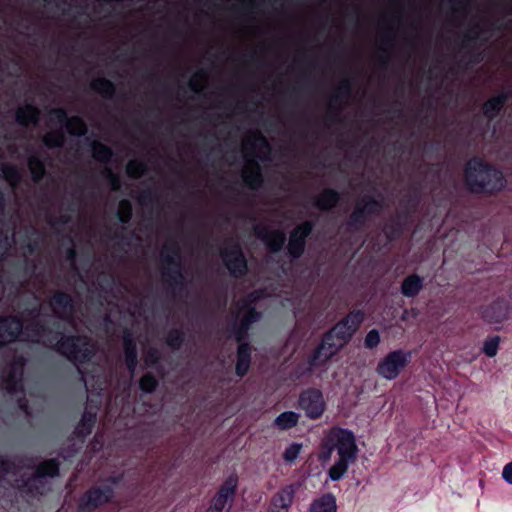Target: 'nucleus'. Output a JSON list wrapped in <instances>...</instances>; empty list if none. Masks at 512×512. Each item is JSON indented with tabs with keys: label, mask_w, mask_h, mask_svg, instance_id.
<instances>
[{
	"label": "nucleus",
	"mask_w": 512,
	"mask_h": 512,
	"mask_svg": "<svg viewBox=\"0 0 512 512\" xmlns=\"http://www.w3.org/2000/svg\"><path fill=\"white\" fill-rule=\"evenodd\" d=\"M23 365V360L19 359L8 370L3 371L1 376L2 386L8 392H16L22 388Z\"/></svg>",
	"instance_id": "obj_13"
},
{
	"label": "nucleus",
	"mask_w": 512,
	"mask_h": 512,
	"mask_svg": "<svg viewBox=\"0 0 512 512\" xmlns=\"http://www.w3.org/2000/svg\"><path fill=\"white\" fill-rule=\"evenodd\" d=\"M242 153L245 160L242 177L246 185L256 188L261 183V174L256 160L265 159L270 147L265 138L257 131L249 133L243 141Z\"/></svg>",
	"instance_id": "obj_2"
},
{
	"label": "nucleus",
	"mask_w": 512,
	"mask_h": 512,
	"mask_svg": "<svg viewBox=\"0 0 512 512\" xmlns=\"http://www.w3.org/2000/svg\"><path fill=\"white\" fill-rule=\"evenodd\" d=\"M143 171H144V165L140 161L132 160L127 165V173L131 177L137 178L143 174Z\"/></svg>",
	"instance_id": "obj_38"
},
{
	"label": "nucleus",
	"mask_w": 512,
	"mask_h": 512,
	"mask_svg": "<svg viewBox=\"0 0 512 512\" xmlns=\"http://www.w3.org/2000/svg\"><path fill=\"white\" fill-rule=\"evenodd\" d=\"M156 384V379L150 374L144 375L140 380V388L147 393L152 392Z\"/></svg>",
	"instance_id": "obj_39"
},
{
	"label": "nucleus",
	"mask_w": 512,
	"mask_h": 512,
	"mask_svg": "<svg viewBox=\"0 0 512 512\" xmlns=\"http://www.w3.org/2000/svg\"><path fill=\"white\" fill-rule=\"evenodd\" d=\"M50 121L55 122L59 128H66L72 135H83L86 131L84 122L78 117L67 118L62 109H55L50 112Z\"/></svg>",
	"instance_id": "obj_11"
},
{
	"label": "nucleus",
	"mask_w": 512,
	"mask_h": 512,
	"mask_svg": "<svg viewBox=\"0 0 512 512\" xmlns=\"http://www.w3.org/2000/svg\"><path fill=\"white\" fill-rule=\"evenodd\" d=\"M92 88L104 96H110L114 92L112 83L103 78L95 79L92 82Z\"/></svg>",
	"instance_id": "obj_31"
},
{
	"label": "nucleus",
	"mask_w": 512,
	"mask_h": 512,
	"mask_svg": "<svg viewBox=\"0 0 512 512\" xmlns=\"http://www.w3.org/2000/svg\"><path fill=\"white\" fill-rule=\"evenodd\" d=\"M310 231L311 226L308 223H304L292 232L288 243V251L291 256L299 257L302 254L305 245V238Z\"/></svg>",
	"instance_id": "obj_15"
},
{
	"label": "nucleus",
	"mask_w": 512,
	"mask_h": 512,
	"mask_svg": "<svg viewBox=\"0 0 512 512\" xmlns=\"http://www.w3.org/2000/svg\"><path fill=\"white\" fill-rule=\"evenodd\" d=\"M64 136L62 132H51L45 135L44 143L49 147H57L62 145Z\"/></svg>",
	"instance_id": "obj_35"
},
{
	"label": "nucleus",
	"mask_w": 512,
	"mask_h": 512,
	"mask_svg": "<svg viewBox=\"0 0 512 512\" xmlns=\"http://www.w3.org/2000/svg\"><path fill=\"white\" fill-rule=\"evenodd\" d=\"M22 330L21 322L16 318L0 320V345L15 340Z\"/></svg>",
	"instance_id": "obj_16"
},
{
	"label": "nucleus",
	"mask_w": 512,
	"mask_h": 512,
	"mask_svg": "<svg viewBox=\"0 0 512 512\" xmlns=\"http://www.w3.org/2000/svg\"><path fill=\"white\" fill-rule=\"evenodd\" d=\"M223 260L228 270L234 275H241L246 271V261L237 245L223 251Z\"/></svg>",
	"instance_id": "obj_14"
},
{
	"label": "nucleus",
	"mask_w": 512,
	"mask_h": 512,
	"mask_svg": "<svg viewBox=\"0 0 512 512\" xmlns=\"http://www.w3.org/2000/svg\"><path fill=\"white\" fill-rule=\"evenodd\" d=\"M301 449H302L301 444L292 443L285 449V451L283 453V459L287 463H293L298 458V456L301 452Z\"/></svg>",
	"instance_id": "obj_34"
},
{
	"label": "nucleus",
	"mask_w": 512,
	"mask_h": 512,
	"mask_svg": "<svg viewBox=\"0 0 512 512\" xmlns=\"http://www.w3.org/2000/svg\"><path fill=\"white\" fill-rule=\"evenodd\" d=\"M51 306L56 316L60 318H66L72 313L71 299L66 294H56L51 300Z\"/></svg>",
	"instance_id": "obj_18"
},
{
	"label": "nucleus",
	"mask_w": 512,
	"mask_h": 512,
	"mask_svg": "<svg viewBox=\"0 0 512 512\" xmlns=\"http://www.w3.org/2000/svg\"><path fill=\"white\" fill-rule=\"evenodd\" d=\"M8 471V463L0 456V473Z\"/></svg>",
	"instance_id": "obj_44"
},
{
	"label": "nucleus",
	"mask_w": 512,
	"mask_h": 512,
	"mask_svg": "<svg viewBox=\"0 0 512 512\" xmlns=\"http://www.w3.org/2000/svg\"><path fill=\"white\" fill-rule=\"evenodd\" d=\"M499 343H500V337L499 336H493L487 338L482 347L483 353L488 357H494L497 355L498 349H499Z\"/></svg>",
	"instance_id": "obj_30"
},
{
	"label": "nucleus",
	"mask_w": 512,
	"mask_h": 512,
	"mask_svg": "<svg viewBox=\"0 0 512 512\" xmlns=\"http://www.w3.org/2000/svg\"><path fill=\"white\" fill-rule=\"evenodd\" d=\"M261 297V295L258 293V292H255L253 294L250 295V299H249V302H254L256 301L257 299H259Z\"/></svg>",
	"instance_id": "obj_45"
},
{
	"label": "nucleus",
	"mask_w": 512,
	"mask_h": 512,
	"mask_svg": "<svg viewBox=\"0 0 512 512\" xmlns=\"http://www.w3.org/2000/svg\"><path fill=\"white\" fill-rule=\"evenodd\" d=\"M57 350L74 363H83L94 352V346L84 338H62L56 342Z\"/></svg>",
	"instance_id": "obj_5"
},
{
	"label": "nucleus",
	"mask_w": 512,
	"mask_h": 512,
	"mask_svg": "<svg viewBox=\"0 0 512 512\" xmlns=\"http://www.w3.org/2000/svg\"><path fill=\"white\" fill-rule=\"evenodd\" d=\"M299 420V414L293 411H286L281 413L275 420L274 424L281 430H286L294 427Z\"/></svg>",
	"instance_id": "obj_25"
},
{
	"label": "nucleus",
	"mask_w": 512,
	"mask_h": 512,
	"mask_svg": "<svg viewBox=\"0 0 512 512\" xmlns=\"http://www.w3.org/2000/svg\"><path fill=\"white\" fill-rule=\"evenodd\" d=\"M338 195L332 190H325L317 199V206L321 209H328L335 205Z\"/></svg>",
	"instance_id": "obj_29"
},
{
	"label": "nucleus",
	"mask_w": 512,
	"mask_h": 512,
	"mask_svg": "<svg viewBox=\"0 0 512 512\" xmlns=\"http://www.w3.org/2000/svg\"><path fill=\"white\" fill-rule=\"evenodd\" d=\"M112 187L113 189H117L119 187L117 180L114 178L112 179Z\"/></svg>",
	"instance_id": "obj_47"
},
{
	"label": "nucleus",
	"mask_w": 512,
	"mask_h": 512,
	"mask_svg": "<svg viewBox=\"0 0 512 512\" xmlns=\"http://www.w3.org/2000/svg\"><path fill=\"white\" fill-rule=\"evenodd\" d=\"M39 112L36 108L30 105H26L18 109L16 117L20 124L28 125L30 123H36L38 120Z\"/></svg>",
	"instance_id": "obj_23"
},
{
	"label": "nucleus",
	"mask_w": 512,
	"mask_h": 512,
	"mask_svg": "<svg viewBox=\"0 0 512 512\" xmlns=\"http://www.w3.org/2000/svg\"><path fill=\"white\" fill-rule=\"evenodd\" d=\"M423 287V280L418 275H410L401 285V293L406 297L416 296Z\"/></svg>",
	"instance_id": "obj_21"
},
{
	"label": "nucleus",
	"mask_w": 512,
	"mask_h": 512,
	"mask_svg": "<svg viewBox=\"0 0 512 512\" xmlns=\"http://www.w3.org/2000/svg\"><path fill=\"white\" fill-rule=\"evenodd\" d=\"M125 356L128 369L133 373L137 365L136 346L130 335L124 337Z\"/></svg>",
	"instance_id": "obj_24"
},
{
	"label": "nucleus",
	"mask_w": 512,
	"mask_h": 512,
	"mask_svg": "<svg viewBox=\"0 0 512 512\" xmlns=\"http://www.w3.org/2000/svg\"><path fill=\"white\" fill-rule=\"evenodd\" d=\"M466 184L473 192H495L505 188L506 180L499 170L479 159H472L465 169Z\"/></svg>",
	"instance_id": "obj_3"
},
{
	"label": "nucleus",
	"mask_w": 512,
	"mask_h": 512,
	"mask_svg": "<svg viewBox=\"0 0 512 512\" xmlns=\"http://www.w3.org/2000/svg\"><path fill=\"white\" fill-rule=\"evenodd\" d=\"M343 346L337 342L328 333L322 339L320 345L313 353L310 365L312 367L324 366L333 356H335Z\"/></svg>",
	"instance_id": "obj_8"
},
{
	"label": "nucleus",
	"mask_w": 512,
	"mask_h": 512,
	"mask_svg": "<svg viewBox=\"0 0 512 512\" xmlns=\"http://www.w3.org/2000/svg\"><path fill=\"white\" fill-rule=\"evenodd\" d=\"M322 447L319 460L323 463L328 462L336 450L338 459L330 467L328 475L332 481L340 480L346 474L349 465L356 460L358 449L353 433L347 429L333 427L323 439Z\"/></svg>",
	"instance_id": "obj_1"
},
{
	"label": "nucleus",
	"mask_w": 512,
	"mask_h": 512,
	"mask_svg": "<svg viewBox=\"0 0 512 512\" xmlns=\"http://www.w3.org/2000/svg\"><path fill=\"white\" fill-rule=\"evenodd\" d=\"M237 318H240L241 326L246 330L251 323L260 318V314L255 312L254 309H248V305L245 304L244 307L240 308Z\"/></svg>",
	"instance_id": "obj_27"
},
{
	"label": "nucleus",
	"mask_w": 512,
	"mask_h": 512,
	"mask_svg": "<svg viewBox=\"0 0 512 512\" xmlns=\"http://www.w3.org/2000/svg\"><path fill=\"white\" fill-rule=\"evenodd\" d=\"M58 474V464L54 460L43 462L38 466L35 475L29 480L30 485L42 483L46 477H54Z\"/></svg>",
	"instance_id": "obj_19"
},
{
	"label": "nucleus",
	"mask_w": 512,
	"mask_h": 512,
	"mask_svg": "<svg viewBox=\"0 0 512 512\" xmlns=\"http://www.w3.org/2000/svg\"><path fill=\"white\" fill-rule=\"evenodd\" d=\"M5 179L11 184L15 185L20 179L18 170L13 166H4L2 169Z\"/></svg>",
	"instance_id": "obj_37"
},
{
	"label": "nucleus",
	"mask_w": 512,
	"mask_h": 512,
	"mask_svg": "<svg viewBox=\"0 0 512 512\" xmlns=\"http://www.w3.org/2000/svg\"><path fill=\"white\" fill-rule=\"evenodd\" d=\"M242 339H243V333H242V331L237 332V333H236V340H237L238 342H241V340H242Z\"/></svg>",
	"instance_id": "obj_46"
},
{
	"label": "nucleus",
	"mask_w": 512,
	"mask_h": 512,
	"mask_svg": "<svg viewBox=\"0 0 512 512\" xmlns=\"http://www.w3.org/2000/svg\"><path fill=\"white\" fill-rule=\"evenodd\" d=\"M95 419V412H85L82 415L81 421L76 428V433L80 436H85L89 434L94 426Z\"/></svg>",
	"instance_id": "obj_26"
},
{
	"label": "nucleus",
	"mask_w": 512,
	"mask_h": 512,
	"mask_svg": "<svg viewBox=\"0 0 512 512\" xmlns=\"http://www.w3.org/2000/svg\"><path fill=\"white\" fill-rule=\"evenodd\" d=\"M299 405L310 419H317L325 411V401L319 390H308L301 394Z\"/></svg>",
	"instance_id": "obj_9"
},
{
	"label": "nucleus",
	"mask_w": 512,
	"mask_h": 512,
	"mask_svg": "<svg viewBox=\"0 0 512 512\" xmlns=\"http://www.w3.org/2000/svg\"><path fill=\"white\" fill-rule=\"evenodd\" d=\"M20 407H21L22 409H26V407H25L23 404H20Z\"/></svg>",
	"instance_id": "obj_49"
},
{
	"label": "nucleus",
	"mask_w": 512,
	"mask_h": 512,
	"mask_svg": "<svg viewBox=\"0 0 512 512\" xmlns=\"http://www.w3.org/2000/svg\"><path fill=\"white\" fill-rule=\"evenodd\" d=\"M505 101L504 95H499L488 100L484 105V113L488 117H494L496 113L501 109Z\"/></svg>",
	"instance_id": "obj_28"
},
{
	"label": "nucleus",
	"mask_w": 512,
	"mask_h": 512,
	"mask_svg": "<svg viewBox=\"0 0 512 512\" xmlns=\"http://www.w3.org/2000/svg\"><path fill=\"white\" fill-rule=\"evenodd\" d=\"M28 166L33 175L34 180H39L43 176L44 167L39 160L31 158L29 160Z\"/></svg>",
	"instance_id": "obj_36"
},
{
	"label": "nucleus",
	"mask_w": 512,
	"mask_h": 512,
	"mask_svg": "<svg viewBox=\"0 0 512 512\" xmlns=\"http://www.w3.org/2000/svg\"><path fill=\"white\" fill-rule=\"evenodd\" d=\"M363 321V314L360 311H354L348 314L344 319L339 321L328 334L344 347L359 325Z\"/></svg>",
	"instance_id": "obj_7"
},
{
	"label": "nucleus",
	"mask_w": 512,
	"mask_h": 512,
	"mask_svg": "<svg viewBox=\"0 0 512 512\" xmlns=\"http://www.w3.org/2000/svg\"><path fill=\"white\" fill-rule=\"evenodd\" d=\"M309 512H337L335 497L328 493L315 499L310 505Z\"/></svg>",
	"instance_id": "obj_20"
},
{
	"label": "nucleus",
	"mask_w": 512,
	"mask_h": 512,
	"mask_svg": "<svg viewBox=\"0 0 512 512\" xmlns=\"http://www.w3.org/2000/svg\"><path fill=\"white\" fill-rule=\"evenodd\" d=\"M190 85L193 87L194 90H196V88L193 86V82L192 81L190 82Z\"/></svg>",
	"instance_id": "obj_48"
},
{
	"label": "nucleus",
	"mask_w": 512,
	"mask_h": 512,
	"mask_svg": "<svg viewBox=\"0 0 512 512\" xmlns=\"http://www.w3.org/2000/svg\"><path fill=\"white\" fill-rule=\"evenodd\" d=\"M51 332H47L45 328L41 327L37 329V333L35 336H33L30 340L33 342H41L46 346H52L54 345V342L56 341V337L53 339L50 337Z\"/></svg>",
	"instance_id": "obj_33"
},
{
	"label": "nucleus",
	"mask_w": 512,
	"mask_h": 512,
	"mask_svg": "<svg viewBox=\"0 0 512 512\" xmlns=\"http://www.w3.org/2000/svg\"><path fill=\"white\" fill-rule=\"evenodd\" d=\"M296 493L294 484L280 488L272 497L269 512H289Z\"/></svg>",
	"instance_id": "obj_12"
},
{
	"label": "nucleus",
	"mask_w": 512,
	"mask_h": 512,
	"mask_svg": "<svg viewBox=\"0 0 512 512\" xmlns=\"http://www.w3.org/2000/svg\"><path fill=\"white\" fill-rule=\"evenodd\" d=\"M237 488V475H229L212 497L206 512H229L232 507Z\"/></svg>",
	"instance_id": "obj_6"
},
{
	"label": "nucleus",
	"mask_w": 512,
	"mask_h": 512,
	"mask_svg": "<svg viewBox=\"0 0 512 512\" xmlns=\"http://www.w3.org/2000/svg\"><path fill=\"white\" fill-rule=\"evenodd\" d=\"M502 476L507 483L512 485V462L504 466Z\"/></svg>",
	"instance_id": "obj_42"
},
{
	"label": "nucleus",
	"mask_w": 512,
	"mask_h": 512,
	"mask_svg": "<svg viewBox=\"0 0 512 512\" xmlns=\"http://www.w3.org/2000/svg\"><path fill=\"white\" fill-rule=\"evenodd\" d=\"M250 367V348L247 344H240L238 347V359L236 363V373L238 376H244Z\"/></svg>",
	"instance_id": "obj_22"
},
{
	"label": "nucleus",
	"mask_w": 512,
	"mask_h": 512,
	"mask_svg": "<svg viewBox=\"0 0 512 512\" xmlns=\"http://www.w3.org/2000/svg\"><path fill=\"white\" fill-rule=\"evenodd\" d=\"M157 354H158V353H157V351H154V352H152L151 354H149V355L146 357V359H145L146 363H147V364H152V363L156 362V360H157V358H158V355H157Z\"/></svg>",
	"instance_id": "obj_43"
},
{
	"label": "nucleus",
	"mask_w": 512,
	"mask_h": 512,
	"mask_svg": "<svg viewBox=\"0 0 512 512\" xmlns=\"http://www.w3.org/2000/svg\"><path fill=\"white\" fill-rule=\"evenodd\" d=\"M256 233L271 251H278L284 244L285 235L280 231H267L265 227L257 226Z\"/></svg>",
	"instance_id": "obj_17"
},
{
	"label": "nucleus",
	"mask_w": 512,
	"mask_h": 512,
	"mask_svg": "<svg viewBox=\"0 0 512 512\" xmlns=\"http://www.w3.org/2000/svg\"><path fill=\"white\" fill-rule=\"evenodd\" d=\"M378 208V203L374 200H369L362 207L358 206L356 211L353 213V217L356 219L360 213H372Z\"/></svg>",
	"instance_id": "obj_40"
},
{
	"label": "nucleus",
	"mask_w": 512,
	"mask_h": 512,
	"mask_svg": "<svg viewBox=\"0 0 512 512\" xmlns=\"http://www.w3.org/2000/svg\"><path fill=\"white\" fill-rule=\"evenodd\" d=\"M93 157L101 162H106L111 157V150L99 143H95L92 148Z\"/></svg>",
	"instance_id": "obj_32"
},
{
	"label": "nucleus",
	"mask_w": 512,
	"mask_h": 512,
	"mask_svg": "<svg viewBox=\"0 0 512 512\" xmlns=\"http://www.w3.org/2000/svg\"><path fill=\"white\" fill-rule=\"evenodd\" d=\"M411 351L397 349L388 352L381 358L377 364V374L385 380L396 379L409 365L411 361Z\"/></svg>",
	"instance_id": "obj_4"
},
{
	"label": "nucleus",
	"mask_w": 512,
	"mask_h": 512,
	"mask_svg": "<svg viewBox=\"0 0 512 512\" xmlns=\"http://www.w3.org/2000/svg\"><path fill=\"white\" fill-rule=\"evenodd\" d=\"M114 495L110 486L103 488H95L85 493L79 502V508L83 512H90L106 503H108Z\"/></svg>",
	"instance_id": "obj_10"
},
{
	"label": "nucleus",
	"mask_w": 512,
	"mask_h": 512,
	"mask_svg": "<svg viewBox=\"0 0 512 512\" xmlns=\"http://www.w3.org/2000/svg\"><path fill=\"white\" fill-rule=\"evenodd\" d=\"M380 342V335L379 332L375 329L368 332V334L365 337V346L367 348H374L376 347Z\"/></svg>",
	"instance_id": "obj_41"
}]
</instances>
